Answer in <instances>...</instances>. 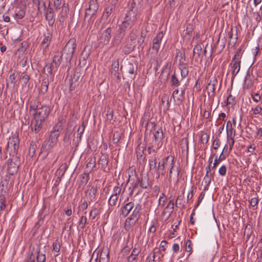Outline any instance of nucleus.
<instances>
[{"instance_id": "f257e3e1", "label": "nucleus", "mask_w": 262, "mask_h": 262, "mask_svg": "<svg viewBox=\"0 0 262 262\" xmlns=\"http://www.w3.org/2000/svg\"><path fill=\"white\" fill-rule=\"evenodd\" d=\"M50 111L49 106L43 105L38 110L32 113L33 117L31 120L32 128L34 129L35 133H38L41 130L43 123L48 118Z\"/></svg>"}, {"instance_id": "f03ea898", "label": "nucleus", "mask_w": 262, "mask_h": 262, "mask_svg": "<svg viewBox=\"0 0 262 262\" xmlns=\"http://www.w3.org/2000/svg\"><path fill=\"white\" fill-rule=\"evenodd\" d=\"M62 130V127L60 125H55L51 132L48 140L45 141L41 146V148L46 151L47 155L51 151V149L55 146L58 141V138L60 133Z\"/></svg>"}, {"instance_id": "7ed1b4c3", "label": "nucleus", "mask_w": 262, "mask_h": 262, "mask_svg": "<svg viewBox=\"0 0 262 262\" xmlns=\"http://www.w3.org/2000/svg\"><path fill=\"white\" fill-rule=\"evenodd\" d=\"M76 46V38H72L69 39L63 48L62 53L61 54L64 56L67 62H70L72 60Z\"/></svg>"}, {"instance_id": "20e7f679", "label": "nucleus", "mask_w": 262, "mask_h": 262, "mask_svg": "<svg viewBox=\"0 0 262 262\" xmlns=\"http://www.w3.org/2000/svg\"><path fill=\"white\" fill-rule=\"evenodd\" d=\"M242 57V49H238L230 64V66L232 69V78H234L240 71Z\"/></svg>"}, {"instance_id": "39448f33", "label": "nucleus", "mask_w": 262, "mask_h": 262, "mask_svg": "<svg viewBox=\"0 0 262 262\" xmlns=\"http://www.w3.org/2000/svg\"><path fill=\"white\" fill-rule=\"evenodd\" d=\"M19 147V139L16 135H12L9 138L7 150L9 152V155L12 157L15 156L17 154Z\"/></svg>"}, {"instance_id": "423d86ee", "label": "nucleus", "mask_w": 262, "mask_h": 262, "mask_svg": "<svg viewBox=\"0 0 262 262\" xmlns=\"http://www.w3.org/2000/svg\"><path fill=\"white\" fill-rule=\"evenodd\" d=\"M140 208L136 206L131 214V215L126 219L125 223V227L126 230H129L131 227H133L136 224L140 217Z\"/></svg>"}, {"instance_id": "0eeeda50", "label": "nucleus", "mask_w": 262, "mask_h": 262, "mask_svg": "<svg viewBox=\"0 0 262 262\" xmlns=\"http://www.w3.org/2000/svg\"><path fill=\"white\" fill-rule=\"evenodd\" d=\"M52 38V33L48 29L47 31L43 33L42 40L39 45V48L42 50L43 53L46 52L48 49L51 42Z\"/></svg>"}, {"instance_id": "6e6552de", "label": "nucleus", "mask_w": 262, "mask_h": 262, "mask_svg": "<svg viewBox=\"0 0 262 262\" xmlns=\"http://www.w3.org/2000/svg\"><path fill=\"white\" fill-rule=\"evenodd\" d=\"M135 4H132L129 10L127 11L124 18L126 20L135 25L139 17L138 9L134 6Z\"/></svg>"}, {"instance_id": "1a4fd4ad", "label": "nucleus", "mask_w": 262, "mask_h": 262, "mask_svg": "<svg viewBox=\"0 0 262 262\" xmlns=\"http://www.w3.org/2000/svg\"><path fill=\"white\" fill-rule=\"evenodd\" d=\"M19 165L18 159L15 156L9 159L7 164L8 173L11 175L16 173L18 170Z\"/></svg>"}, {"instance_id": "9d476101", "label": "nucleus", "mask_w": 262, "mask_h": 262, "mask_svg": "<svg viewBox=\"0 0 262 262\" xmlns=\"http://www.w3.org/2000/svg\"><path fill=\"white\" fill-rule=\"evenodd\" d=\"M112 28L111 27L107 28L101 34V36L98 39L99 44L100 45L104 46L109 43L112 34Z\"/></svg>"}, {"instance_id": "9b49d317", "label": "nucleus", "mask_w": 262, "mask_h": 262, "mask_svg": "<svg viewBox=\"0 0 262 262\" xmlns=\"http://www.w3.org/2000/svg\"><path fill=\"white\" fill-rule=\"evenodd\" d=\"M99 8L97 0H90L89 8L86 10L85 17L90 16L91 18L94 15Z\"/></svg>"}, {"instance_id": "f8f14e48", "label": "nucleus", "mask_w": 262, "mask_h": 262, "mask_svg": "<svg viewBox=\"0 0 262 262\" xmlns=\"http://www.w3.org/2000/svg\"><path fill=\"white\" fill-rule=\"evenodd\" d=\"M125 35V32L118 28V29L115 33L112 40V43L113 45H118L119 43H120Z\"/></svg>"}, {"instance_id": "ddd939ff", "label": "nucleus", "mask_w": 262, "mask_h": 262, "mask_svg": "<svg viewBox=\"0 0 262 262\" xmlns=\"http://www.w3.org/2000/svg\"><path fill=\"white\" fill-rule=\"evenodd\" d=\"M206 173L203 179V183H204V190H207L208 189L209 186L210 185L211 179L213 178V173H211L210 171L209 167L206 168Z\"/></svg>"}, {"instance_id": "4468645a", "label": "nucleus", "mask_w": 262, "mask_h": 262, "mask_svg": "<svg viewBox=\"0 0 262 262\" xmlns=\"http://www.w3.org/2000/svg\"><path fill=\"white\" fill-rule=\"evenodd\" d=\"M163 36V32H160L157 34L156 37L153 39L152 48L155 51L156 53L159 52Z\"/></svg>"}, {"instance_id": "2eb2a0df", "label": "nucleus", "mask_w": 262, "mask_h": 262, "mask_svg": "<svg viewBox=\"0 0 262 262\" xmlns=\"http://www.w3.org/2000/svg\"><path fill=\"white\" fill-rule=\"evenodd\" d=\"M118 3V0H112L110 4H108L105 8L103 16L107 18L112 13L113 11L115 10L116 4Z\"/></svg>"}, {"instance_id": "dca6fc26", "label": "nucleus", "mask_w": 262, "mask_h": 262, "mask_svg": "<svg viewBox=\"0 0 262 262\" xmlns=\"http://www.w3.org/2000/svg\"><path fill=\"white\" fill-rule=\"evenodd\" d=\"M217 83V80L216 78L210 80L207 89L208 90V95L209 97L214 98L215 96V85Z\"/></svg>"}, {"instance_id": "f3484780", "label": "nucleus", "mask_w": 262, "mask_h": 262, "mask_svg": "<svg viewBox=\"0 0 262 262\" xmlns=\"http://www.w3.org/2000/svg\"><path fill=\"white\" fill-rule=\"evenodd\" d=\"M155 141L157 142L158 148L161 147L163 144L164 139V134L162 128H159L158 130L154 132Z\"/></svg>"}, {"instance_id": "a211bd4d", "label": "nucleus", "mask_w": 262, "mask_h": 262, "mask_svg": "<svg viewBox=\"0 0 262 262\" xmlns=\"http://www.w3.org/2000/svg\"><path fill=\"white\" fill-rule=\"evenodd\" d=\"M26 14L25 8L23 6H17L15 8L13 17L15 19H22Z\"/></svg>"}, {"instance_id": "6ab92c4d", "label": "nucleus", "mask_w": 262, "mask_h": 262, "mask_svg": "<svg viewBox=\"0 0 262 262\" xmlns=\"http://www.w3.org/2000/svg\"><path fill=\"white\" fill-rule=\"evenodd\" d=\"M119 60H114L113 61L111 68V74L113 75L117 79L120 78V74L119 73Z\"/></svg>"}, {"instance_id": "aec40b11", "label": "nucleus", "mask_w": 262, "mask_h": 262, "mask_svg": "<svg viewBox=\"0 0 262 262\" xmlns=\"http://www.w3.org/2000/svg\"><path fill=\"white\" fill-rule=\"evenodd\" d=\"M134 203L132 202L126 203L121 209V214L123 216H126L134 208Z\"/></svg>"}, {"instance_id": "412c9836", "label": "nucleus", "mask_w": 262, "mask_h": 262, "mask_svg": "<svg viewBox=\"0 0 262 262\" xmlns=\"http://www.w3.org/2000/svg\"><path fill=\"white\" fill-rule=\"evenodd\" d=\"M46 18L48 21L49 25H52L54 21L55 18L54 16V13L51 8H48L46 12Z\"/></svg>"}, {"instance_id": "4be33fe9", "label": "nucleus", "mask_w": 262, "mask_h": 262, "mask_svg": "<svg viewBox=\"0 0 262 262\" xmlns=\"http://www.w3.org/2000/svg\"><path fill=\"white\" fill-rule=\"evenodd\" d=\"M97 192V188L95 187H92L90 189L88 190L87 193V198L90 203L91 202L94 201L95 200Z\"/></svg>"}, {"instance_id": "5701e85b", "label": "nucleus", "mask_w": 262, "mask_h": 262, "mask_svg": "<svg viewBox=\"0 0 262 262\" xmlns=\"http://www.w3.org/2000/svg\"><path fill=\"white\" fill-rule=\"evenodd\" d=\"M62 54L60 52L56 53L54 56L52 64L53 65L54 64V66H55L56 68H57L59 66L62 59Z\"/></svg>"}, {"instance_id": "b1692460", "label": "nucleus", "mask_w": 262, "mask_h": 262, "mask_svg": "<svg viewBox=\"0 0 262 262\" xmlns=\"http://www.w3.org/2000/svg\"><path fill=\"white\" fill-rule=\"evenodd\" d=\"M174 208V203L173 200H171L169 201L167 206L165 208V210L163 212V214L168 213V217H169L173 211Z\"/></svg>"}, {"instance_id": "393cba45", "label": "nucleus", "mask_w": 262, "mask_h": 262, "mask_svg": "<svg viewBox=\"0 0 262 262\" xmlns=\"http://www.w3.org/2000/svg\"><path fill=\"white\" fill-rule=\"evenodd\" d=\"M49 84V79L48 77H44L42 79L41 86L40 92L43 94L46 93L48 90Z\"/></svg>"}, {"instance_id": "a878e982", "label": "nucleus", "mask_w": 262, "mask_h": 262, "mask_svg": "<svg viewBox=\"0 0 262 262\" xmlns=\"http://www.w3.org/2000/svg\"><path fill=\"white\" fill-rule=\"evenodd\" d=\"M179 69L181 71V75L182 77L181 80L185 78L188 75L189 70L188 64L179 65Z\"/></svg>"}, {"instance_id": "bb28decb", "label": "nucleus", "mask_w": 262, "mask_h": 262, "mask_svg": "<svg viewBox=\"0 0 262 262\" xmlns=\"http://www.w3.org/2000/svg\"><path fill=\"white\" fill-rule=\"evenodd\" d=\"M134 26V24L124 19V21L119 25V28L126 32L127 29L132 28Z\"/></svg>"}, {"instance_id": "cd10ccee", "label": "nucleus", "mask_w": 262, "mask_h": 262, "mask_svg": "<svg viewBox=\"0 0 262 262\" xmlns=\"http://www.w3.org/2000/svg\"><path fill=\"white\" fill-rule=\"evenodd\" d=\"M165 161H166V167H168L169 169L172 167L174 168L175 163L174 161V157L171 155L168 156L165 158Z\"/></svg>"}, {"instance_id": "c85d7f7f", "label": "nucleus", "mask_w": 262, "mask_h": 262, "mask_svg": "<svg viewBox=\"0 0 262 262\" xmlns=\"http://www.w3.org/2000/svg\"><path fill=\"white\" fill-rule=\"evenodd\" d=\"M164 161L166 162V161H165V158H163L158 163V166L157 167V170H156V172H157V178H159L160 177V172L161 171L162 172L163 171H164V170L165 169ZM161 174L163 175V172H162Z\"/></svg>"}, {"instance_id": "c756f323", "label": "nucleus", "mask_w": 262, "mask_h": 262, "mask_svg": "<svg viewBox=\"0 0 262 262\" xmlns=\"http://www.w3.org/2000/svg\"><path fill=\"white\" fill-rule=\"evenodd\" d=\"M108 162V157L105 154H102L98 161L99 164L101 165L102 167L105 168L107 165Z\"/></svg>"}, {"instance_id": "7c9ffc66", "label": "nucleus", "mask_w": 262, "mask_h": 262, "mask_svg": "<svg viewBox=\"0 0 262 262\" xmlns=\"http://www.w3.org/2000/svg\"><path fill=\"white\" fill-rule=\"evenodd\" d=\"M39 102L37 99L33 100L30 102V111L32 113L38 110L40 106H39Z\"/></svg>"}, {"instance_id": "2f4dec72", "label": "nucleus", "mask_w": 262, "mask_h": 262, "mask_svg": "<svg viewBox=\"0 0 262 262\" xmlns=\"http://www.w3.org/2000/svg\"><path fill=\"white\" fill-rule=\"evenodd\" d=\"M177 57L179 58V65L186 64L185 62L186 57L184 52L179 51L177 53Z\"/></svg>"}, {"instance_id": "473e14b6", "label": "nucleus", "mask_w": 262, "mask_h": 262, "mask_svg": "<svg viewBox=\"0 0 262 262\" xmlns=\"http://www.w3.org/2000/svg\"><path fill=\"white\" fill-rule=\"evenodd\" d=\"M142 188L146 189L149 186V180L147 177H142L139 180V184Z\"/></svg>"}, {"instance_id": "72a5a7b5", "label": "nucleus", "mask_w": 262, "mask_h": 262, "mask_svg": "<svg viewBox=\"0 0 262 262\" xmlns=\"http://www.w3.org/2000/svg\"><path fill=\"white\" fill-rule=\"evenodd\" d=\"M54 66L52 63L46 64L43 69L44 72L47 71L48 74L51 76V78H53L52 70Z\"/></svg>"}, {"instance_id": "f704fd0d", "label": "nucleus", "mask_w": 262, "mask_h": 262, "mask_svg": "<svg viewBox=\"0 0 262 262\" xmlns=\"http://www.w3.org/2000/svg\"><path fill=\"white\" fill-rule=\"evenodd\" d=\"M184 195H180L176 201V205L179 208H184L186 202L184 200Z\"/></svg>"}, {"instance_id": "c9c22d12", "label": "nucleus", "mask_w": 262, "mask_h": 262, "mask_svg": "<svg viewBox=\"0 0 262 262\" xmlns=\"http://www.w3.org/2000/svg\"><path fill=\"white\" fill-rule=\"evenodd\" d=\"M148 162L150 170H155L156 171L157 167L156 158L155 157H152L149 159Z\"/></svg>"}, {"instance_id": "e433bc0d", "label": "nucleus", "mask_w": 262, "mask_h": 262, "mask_svg": "<svg viewBox=\"0 0 262 262\" xmlns=\"http://www.w3.org/2000/svg\"><path fill=\"white\" fill-rule=\"evenodd\" d=\"M134 50V46L130 43H127L124 46L122 49V52L124 54L127 55L131 53Z\"/></svg>"}, {"instance_id": "4c0bfd02", "label": "nucleus", "mask_w": 262, "mask_h": 262, "mask_svg": "<svg viewBox=\"0 0 262 262\" xmlns=\"http://www.w3.org/2000/svg\"><path fill=\"white\" fill-rule=\"evenodd\" d=\"M180 85V81L178 79L176 76L175 73L172 75L171 78V85L174 86H178Z\"/></svg>"}, {"instance_id": "58836bf2", "label": "nucleus", "mask_w": 262, "mask_h": 262, "mask_svg": "<svg viewBox=\"0 0 262 262\" xmlns=\"http://www.w3.org/2000/svg\"><path fill=\"white\" fill-rule=\"evenodd\" d=\"M52 247L53 251L57 253V254L55 255V256H57L59 254L61 247L59 242L56 240L55 242L53 243Z\"/></svg>"}, {"instance_id": "ea45409f", "label": "nucleus", "mask_w": 262, "mask_h": 262, "mask_svg": "<svg viewBox=\"0 0 262 262\" xmlns=\"http://www.w3.org/2000/svg\"><path fill=\"white\" fill-rule=\"evenodd\" d=\"M138 34V30L135 28L133 29L128 35V38H129L130 41H133L135 40L137 38Z\"/></svg>"}, {"instance_id": "a19ab883", "label": "nucleus", "mask_w": 262, "mask_h": 262, "mask_svg": "<svg viewBox=\"0 0 262 262\" xmlns=\"http://www.w3.org/2000/svg\"><path fill=\"white\" fill-rule=\"evenodd\" d=\"M166 201H167L166 196L165 195V194L164 193H162L159 199V201H158L159 206H161V207L164 206Z\"/></svg>"}, {"instance_id": "79ce46f5", "label": "nucleus", "mask_w": 262, "mask_h": 262, "mask_svg": "<svg viewBox=\"0 0 262 262\" xmlns=\"http://www.w3.org/2000/svg\"><path fill=\"white\" fill-rule=\"evenodd\" d=\"M226 131L227 138L228 137H234L235 130L233 128L232 125H230V127H228L226 126Z\"/></svg>"}, {"instance_id": "37998d69", "label": "nucleus", "mask_w": 262, "mask_h": 262, "mask_svg": "<svg viewBox=\"0 0 262 262\" xmlns=\"http://www.w3.org/2000/svg\"><path fill=\"white\" fill-rule=\"evenodd\" d=\"M118 196L111 195L108 201V204L111 206H114L116 205Z\"/></svg>"}, {"instance_id": "c03bdc74", "label": "nucleus", "mask_w": 262, "mask_h": 262, "mask_svg": "<svg viewBox=\"0 0 262 262\" xmlns=\"http://www.w3.org/2000/svg\"><path fill=\"white\" fill-rule=\"evenodd\" d=\"M183 93L184 92L183 90H182L181 92L180 93L179 89H176L172 93V96L174 99L180 100L181 97L183 96Z\"/></svg>"}, {"instance_id": "a18cd8bd", "label": "nucleus", "mask_w": 262, "mask_h": 262, "mask_svg": "<svg viewBox=\"0 0 262 262\" xmlns=\"http://www.w3.org/2000/svg\"><path fill=\"white\" fill-rule=\"evenodd\" d=\"M87 222V218L85 216L82 215L81 216L79 221V225L81 229H83Z\"/></svg>"}, {"instance_id": "49530a36", "label": "nucleus", "mask_w": 262, "mask_h": 262, "mask_svg": "<svg viewBox=\"0 0 262 262\" xmlns=\"http://www.w3.org/2000/svg\"><path fill=\"white\" fill-rule=\"evenodd\" d=\"M36 258L37 262H45L46 259L45 253H41L39 252H38L37 253Z\"/></svg>"}, {"instance_id": "de8ad7c7", "label": "nucleus", "mask_w": 262, "mask_h": 262, "mask_svg": "<svg viewBox=\"0 0 262 262\" xmlns=\"http://www.w3.org/2000/svg\"><path fill=\"white\" fill-rule=\"evenodd\" d=\"M258 203V199L257 198H253L250 201V205L253 208V210H255L257 208V204Z\"/></svg>"}, {"instance_id": "09e8293b", "label": "nucleus", "mask_w": 262, "mask_h": 262, "mask_svg": "<svg viewBox=\"0 0 262 262\" xmlns=\"http://www.w3.org/2000/svg\"><path fill=\"white\" fill-rule=\"evenodd\" d=\"M68 168V166L66 163L62 164L60 168L57 170V172H59V174L61 173V175L62 176L64 175L67 169Z\"/></svg>"}, {"instance_id": "8fccbe9b", "label": "nucleus", "mask_w": 262, "mask_h": 262, "mask_svg": "<svg viewBox=\"0 0 262 262\" xmlns=\"http://www.w3.org/2000/svg\"><path fill=\"white\" fill-rule=\"evenodd\" d=\"M99 213L98 209L95 208L93 209L90 212V219L94 220Z\"/></svg>"}, {"instance_id": "3c124183", "label": "nucleus", "mask_w": 262, "mask_h": 262, "mask_svg": "<svg viewBox=\"0 0 262 262\" xmlns=\"http://www.w3.org/2000/svg\"><path fill=\"white\" fill-rule=\"evenodd\" d=\"M6 207L5 198L3 195H0V212Z\"/></svg>"}, {"instance_id": "603ef678", "label": "nucleus", "mask_w": 262, "mask_h": 262, "mask_svg": "<svg viewBox=\"0 0 262 262\" xmlns=\"http://www.w3.org/2000/svg\"><path fill=\"white\" fill-rule=\"evenodd\" d=\"M139 184V179H137L135 181H134L133 183L130 184V186L129 188V190H132L131 193H133L134 190H135L137 187H138Z\"/></svg>"}, {"instance_id": "864d4df0", "label": "nucleus", "mask_w": 262, "mask_h": 262, "mask_svg": "<svg viewBox=\"0 0 262 262\" xmlns=\"http://www.w3.org/2000/svg\"><path fill=\"white\" fill-rule=\"evenodd\" d=\"M95 159H91L86 165V167L90 168V171H92L95 167Z\"/></svg>"}, {"instance_id": "5fc2aeb1", "label": "nucleus", "mask_w": 262, "mask_h": 262, "mask_svg": "<svg viewBox=\"0 0 262 262\" xmlns=\"http://www.w3.org/2000/svg\"><path fill=\"white\" fill-rule=\"evenodd\" d=\"M186 250L189 252V255L191 253L192 250L191 242L189 239H187L186 241Z\"/></svg>"}, {"instance_id": "6e6d98bb", "label": "nucleus", "mask_w": 262, "mask_h": 262, "mask_svg": "<svg viewBox=\"0 0 262 262\" xmlns=\"http://www.w3.org/2000/svg\"><path fill=\"white\" fill-rule=\"evenodd\" d=\"M254 115L260 114L262 112V106L260 105H257L255 108H252Z\"/></svg>"}, {"instance_id": "4d7b16f0", "label": "nucleus", "mask_w": 262, "mask_h": 262, "mask_svg": "<svg viewBox=\"0 0 262 262\" xmlns=\"http://www.w3.org/2000/svg\"><path fill=\"white\" fill-rule=\"evenodd\" d=\"M227 167L225 165H223L219 170V174L222 177H224L226 174Z\"/></svg>"}, {"instance_id": "13d9d810", "label": "nucleus", "mask_w": 262, "mask_h": 262, "mask_svg": "<svg viewBox=\"0 0 262 262\" xmlns=\"http://www.w3.org/2000/svg\"><path fill=\"white\" fill-rule=\"evenodd\" d=\"M234 101L235 97L230 94L227 98V105H233L234 103Z\"/></svg>"}, {"instance_id": "bf43d9fd", "label": "nucleus", "mask_w": 262, "mask_h": 262, "mask_svg": "<svg viewBox=\"0 0 262 262\" xmlns=\"http://www.w3.org/2000/svg\"><path fill=\"white\" fill-rule=\"evenodd\" d=\"M121 191V188L120 186H115L113 188V192L112 195L118 196V195L120 193Z\"/></svg>"}, {"instance_id": "052dcab7", "label": "nucleus", "mask_w": 262, "mask_h": 262, "mask_svg": "<svg viewBox=\"0 0 262 262\" xmlns=\"http://www.w3.org/2000/svg\"><path fill=\"white\" fill-rule=\"evenodd\" d=\"M201 50H202L201 46L199 45H196L193 49V55H194L195 54H197L199 56L200 54V52H201Z\"/></svg>"}, {"instance_id": "680f3d73", "label": "nucleus", "mask_w": 262, "mask_h": 262, "mask_svg": "<svg viewBox=\"0 0 262 262\" xmlns=\"http://www.w3.org/2000/svg\"><path fill=\"white\" fill-rule=\"evenodd\" d=\"M251 98L252 100L255 102H259L261 99V97L258 93L251 94Z\"/></svg>"}, {"instance_id": "e2e57ef3", "label": "nucleus", "mask_w": 262, "mask_h": 262, "mask_svg": "<svg viewBox=\"0 0 262 262\" xmlns=\"http://www.w3.org/2000/svg\"><path fill=\"white\" fill-rule=\"evenodd\" d=\"M26 262H35L34 257L32 252H29L28 254Z\"/></svg>"}, {"instance_id": "0e129e2a", "label": "nucleus", "mask_w": 262, "mask_h": 262, "mask_svg": "<svg viewBox=\"0 0 262 262\" xmlns=\"http://www.w3.org/2000/svg\"><path fill=\"white\" fill-rule=\"evenodd\" d=\"M109 261V257L108 254H104L103 256H102V254H101L99 261V262H108Z\"/></svg>"}, {"instance_id": "69168bd1", "label": "nucleus", "mask_w": 262, "mask_h": 262, "mask_svg": "<svg viewBox=\"0 0 262 262\" xmlns=\"http://www.w3.org/2000/svg\"><path fill=\"white\" fill-rule=\"evenodd\" d=\"M220 140L218 138H216L213 142V148L214 149L216 150L220 146Z\"/></svg>"}, {"instance_id": "338daca9", "label": "nucleus", "mask_w": 262, "mask_h": 262, "mask_svg": "<svg viewBox=\"0 0 262 262\" xmlns=\"http://www.w3.org/2000/svg\"><path fill=\"white\" fill-rule=\"evenodd\" d=\"M21 80L23 81L24 84H27L29 81L30 77L28 74H24L21 76Z\"/></svg>"}, {"instance_id": "774afa93", "label": "nucleus", "mask_w": 262, "mask_h": 262, "mask_svg": "<svg viewBox=\"0 0 262 262\" xmlns=\"http://www.w3.org/2000/svg\"><path fill=\"white\" fill-rule=\"evenodd\" d=\"M127 70L128 72L131 74L133 75L135 73V68L133 64L129 63L127 66Z\"/></svg>"}]
</instances>
